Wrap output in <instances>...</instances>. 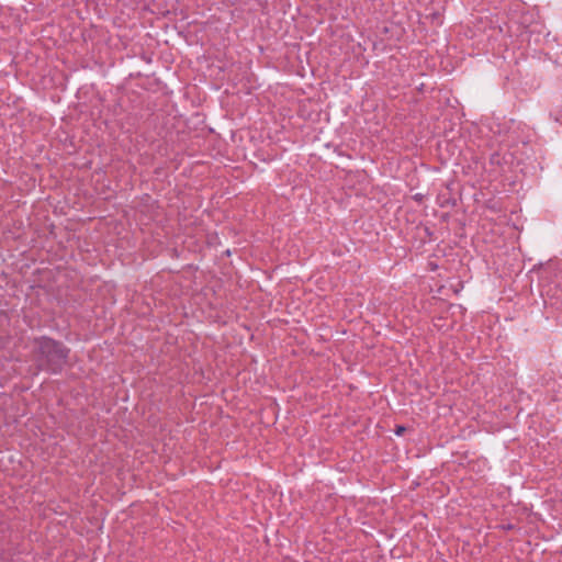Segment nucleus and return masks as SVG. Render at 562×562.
I'll return each instance as SVG.
<instances>
[{
  "mask_svg": "<svg viewBox=\"0 0 562 562\" xmlns=\"http://www.w3.org/2000/svg\"><path fill=\"white\" fill-rule=\"evenodd\" d=\"M35 358L38 367L52 373H57L65 366L69 350L59 341L49 337L34 340Z\"/></svg>",
  "mask_w": 562,
  "mask_h": 562,
  "instance_id": "obj_1",
  "label": "nucleus"
},
{
  "mask_svg": "<svg viewBox=\"0 0 562 562\" xmlns=\"http://www.w3.org/2000/svg\"><path fill=\"white\" fill-rule=\"evenodd\" d=\"M403 430H404V428H403V427H400V428L397 429V434H402V431H403Z\"/></svg>",
  "mask_w": 562,
  "mask_h": 562,
  "instance_id": "obj_2",
  "label": "nucleus"
}]
</instances>
